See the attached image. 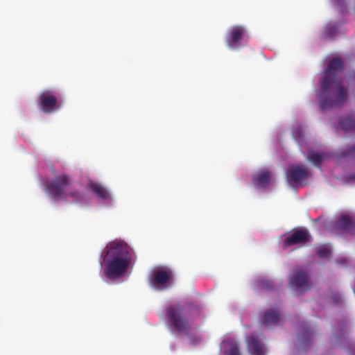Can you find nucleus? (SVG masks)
<instances>
[{
	"label": "nucleus",
	"mask_w": 355,
	"mask_h": 355,
	"mask_svg": "<svg viewBox=\"0 0 355 355\" xmlns=\"http://www.w3.org/2000/svg\"><path fill=\"white\" fill-rule=\"evenodd\" d=\"M343 69L340 58H333L328 64L324 76L320 80V90L318 94L320 107L322 110L340 107L347 101V89L338 79V72Z\"/></svg>",
	"instance_id": "nucleus-1"
},
{
	"label": "nucleus",
	"mask_w": 355,
	"mask_h": 355,
	"mask_svg": "<svg viewBox=\"0 0 355 355\" xmlns=\"http://www.w3.org/2000/svg\"><path fill=\"white\" fill-rule=\"evenodd\" d=\"M104 274L108 278H119L125 275L130 266L135 263L133 250L123 241H112L103 252Z\"/></svg>",
	"instance_id": "nucleus-2"
},
{
	"label": "nucleus",
	"mask_w": 355,
	"mask_h": 355,
	"mask_svg": "<svg viewBox=\"0 0 355 355\" xmlns=\"http://www.w3.org/2000/svg\"><path fill=\"white\" fill-rule=\"evenodd\" d=\"M193 311H197V307L192 303L168 306L166 314L173 331L187 334L191 329L188 318Z\"/></svg>",
	"instance_id": "nucleus-3"
},
{
	"label": "nucleus",
	"mask_w": 355,
	"mask_h": 355,
	"mask_svg": "<svg viewBox=\"0 0 355 355\" xmlns=\"http://www.w3.org/2000/svg\"><path fill=\"white\" fill-rule=\"evenodd\" d=\"M71 182L70 177L67 174L55 175L53 180L47 182L46 191L54 200L66 198V192Z\"/></svg>",
	"instance_id": "nucleus-4"
},
{
	"label": "nucleus",
	"mask_w": 355,
	"mask_h": 355,
	"mask_svg": "<svg viewBox=\"0 0 355 355\" xmlns=\"http://www.w3.org/2000/svg\"><path fill=\"white\" fill-rule=\"evenodd\" d=\"M39 108L46 114H50L58 110L61 106V102L51 90L42 92L37 101Z\"/></svg>",
	"instance_id": "nucleus-5"
},
{
	"label": "nucleus",
	"mask_w": 355,
	"mask_h": 355,
	"mask_svg": "<svg viewBox=\"0 0 355 355\" xmlns=\"http://www.w3.org/2000/svg\"><path fill=\"white\" fill-rule=\"evenodd\" d=\"M246 37H248V34L244 26H234L227 31L225 42L230 49L236 50L241 46V42Z\"/></svg>",
	"instance_id": "nucleus-6"
},
{
	"label": "nucleus",
	"mask_w": 355,
	"mask_h": 355,
	"mask_svg": "<svg viewBox=\"0 0 355 355\" xmlns=\"http://www.w3.org/2000/svg\"><path fill=\"white\" fill-rule=\"evenodd\" d=\"M311 240V235L305 227L293 230L283 241V248H286L293 245H304Z\"/></svg>",
	"instance_id": "nucleus-7"
},
{
	"label": "nucleus",
	"mask_w": 355,
	"mask_h": 355,
	"mask_svg": "<svg viewBox=\"0 0 355 355\" xmlns=\"http://www.w3.org/2000/svg\"><path fill=\"white\" fill-rule=\"evenodd\" d=\"M290 286L300 293H304L311 288L307 272L301 268H296L290 278Z\"/></svg>",
	"instance_id": "nucleus-8"
},
{
	"label": "nucleus",
	"mask_w": 355,
	"mask_h": 355,
	"mask_svg": "<svg viewBox=\"0 0 355 355\" xmlns=\"http://www.w3.org/2000/svg\"><path fill=\"white\" fill-rule=\"evenodd\" d=\"M173 279V272L171 269H158L153 272L150 282L154 288L158 290H163L168 287V283Z\"/></svg>",
	"instance_id": "nucleus-9"
},
{
	"label": "nucleus",
	"mask_w": 355,
	"mask_h": 355,
	"mask_svg": "<svg viewBox=\"0 0 355 355\" xmlns=\"http://www.w3.org/2000/svg\"><path fill=\"white\" fill-rule=\"evenodd\" d=\"M308 176V169L300 166H291L286 171V178L289 183H300Z\"/></svg>",
	"instance_id": "nucleus-10"
},
{
	"label": "nucleus",
	"mask_w": 355,
	"mask_h": 355,
	"mask_svg": "<svg viewBox=\"0 0 355 355\" xmlns=\"http://www.w3.org/2000/svg\"><path fill=\"white\" fill-rule=\"evenodd\" d=\"M248 349L251 355H264L263 346L255 335H250L246 338Z\"/></svg>",
	"instance_id": "nucleus-11"
},
{
	"label": "nucleus",
	"mask_w": 355,
	"mask_h": 355,
	"mask_svg": "<svg viewBox=\"0 0 355 355\" xmlns=\"http://www.w3.org/2000/svg\"><path fill=\"white\" fill-rule=\"evenodd\" d=\"M337 226L347 232H355V222L354 218L348 215L340 216L337 220Z\"/></svg>",
	"instance_id": "nucleus-12"
},
{
	"label": "nucleus",
	"mask_w": 355,
	"mask_h": 355,
	"mask_svg": "<svg viewBox=\"0 0 355 355\" xmlns=\"http://www.w3.org/2000/svg\"><path fill=\"white\" fill-rule=\"evenodd\" d=\"M280 316L279 311L275 309L268 310L264 313L261 323L264 325H275L279 322Z\"/></svg>",
	"instance_id": "nucleus-13"
},
{
	"label": "nucleus",
	"mask_w": 355,
	"mask_h": 355,
	"mask_svg": "<svg viewBox=\"0 0 355 355\" xmlns=\"http://www.w3.org/2000/svg\"><path fill=\"white\" fill-rule=\"evenodd\" d=\"M252 181L257 187L263 188L270 181V173L267 171H261L253 176Z\"/></svg>",
	"instance_id": "nucleus-14"
},
{
	"label": "nucleus",
	"mask_w": 355,
	"mask_h": 355,
	"mask_svg": "<svg viewBox=\"0 0 355 355\" xmlns=\"http://www.w3.org/2000/svg\"><path fill=\"white\" fill-rule=\"evenodd\" d=\"M221 348L227 355H241L239 345L234 340L228 339L223 341Z\"/></svg>",
	"instance_id": "nucleus-15"
},
{
	"label": "nucleus",
	"mask_w": 355,
	"mask_h": 355,
	"mask_svg": "<svg viewBox=\"0 0 355 355\" xmlns=\"http://www.w3.org/2000/svg\"><path fill=\"white\" fill-rule=\"evenodd\" d=\"M89 189L98 198L105 200L110 198V193L107 189L101 184L90 181L88 184Z\"/></svg>",
	"instance_id": "nucleus-16"
},
{
	"label": "nucleus",
	"mask_w": 355,
	"mask_h": 355,
	"mask_svg": "<svg viewBox=\"0 0 355 355\" xmlns=\"http://www.w3.org/2000/svg\"><path fill=\"white\" fill-rule=\"evenodd\" d=\"M339 128L345 132L355 130V116H347L340 121Z\"/></svg>",
	"instance_id": "nucleus-17"
},
{
	"label": "nucleus",
	"mask_w": 355,
	"mask_h": 355,
	"mask_svg": "<svg viewBox=\"0 0 355 355\" xmlns=\"http://www.w3.org/2000/svg\"><path fill=\"white\" fill-rule=\"evenodd\" d=\"M313 337V333L307 328L302 327L298 333V338L302 345H309Z\"/></svg>",
	"instance_id": "nucleus-18"
},
{
	"label": "nucleus",
	"mask_w": 355,
	"mask_h": 355,
	"mask_svg": "<svg viewBox=\"0 0 355 355\" xmlns=\"http://www.w3.org/2000/svg\"><path fill=\"white\" fill-rule=\"evenodd\" d=\"M327 155L325 153H318L315 151L309 152L307 159L315 166L320 167L321 163L325 159Z\"/></svg>",
	"instance_id": "nucleus-19"
},
{
	"label": "nucleus",
	"mask_w": 355,
	"mask_h": 355,
	"mask_svg": "<svg viewBox=\"0 0 355 355\" xmlns=\"http://www.w3.org/2000/svg\"><path fill=\"white\" fill-rule=\"evenodd\" d=\"M66 196L67 198H62V200L67 201L69 200V198H72L73 202H78L80 201L83 198L81 193L76 189H71L68 191H67Z\"/></svg>",
	"instance_id": "nucleus-20"
},
{
	"label": "nucleus",
	"mask_w": 355,
	"mask_h": 355,
	"mask_svg": "<svg viewBox=\"0 0 355 355\" xmlns=\"http://www.w3.org/2000/svg\"><path fill=\"white\" fill-rule=\"evenodd\" d=\"M331 248L327 245H321L318 248L317 254L320 258H328L331 254Z\"/></svg>",
	"instance_id": "nucleus-21"
},
{
	"label": "nucleus",
	"mask_w": 355,
	"mask_h": 355,
	"mask_svg": "<svg viewBox=\"0 0 355 355\" xmlns=\"http://www.w3.org/2000/svg\"><path fill=\"white\" fill-rule=\"evenodd\" d=\"M293 136L294 139L298 142H301L304 139V135L300 129H296L293 131Z\"/></svg>",
	"instance_id": "nucleus-22"
},
{
	"label": "nucleus",
	"mask_w": 355,
	"mask_h": 355,
	"mask_svg": "<svg viewBox=\"0 0 355 355\" xmlns=\"http://www.w3.org/2000/svg\"><path fill=\"white\" fill-rule=\"evenodd\" d=\"M337 33V28L336 26L328 27L326 29V34L329 37H333Z\"/></svg>",
	"instance_id": "nucleus-23"
},
{
	"label": "nucleus",
	"mask_w": 355,
	"mask_h": 355,
	"mask_svg": "<svg viewBox=\"0 0 355 355\" xmlns=\"http://www.w3.org/2000/svg\"><path fill=\"white\" fill-rule=\"evenodd\" d=\"M343 156L355 155V145L343 153Z\"/></svg>",
	"instance_id": "nucleus-24"
},
{
	"label": "nucleus",
	"mask_w": 355,
	"mask_h": 355,
	"mask_svg": "<svg viewBox=\"0 0 355 355\" xmlns=\"http://www.w3.org/2000/svg\"><path fill=\"white\" fill-rule=\"evenodd\" d=\"M261 286L266 289H270L272 288V282L268 280H262L261 282Z\"/></svg>",
	"instance_id": "nucleus-25"
},
{
	"label": "nucleus",
	"mask_w": 355,
	"mask_h": 355,
	"mask_svg": "<svg viewBox=\"0 0 355 355\" xmlns=\"http://www.w3.org/2000/svg\"><path fill=\"white\" fill-rule=\"evenodd\" d=\"M336 261L338 264L345 265L347 263V259L345 257H338L336 259Z\"/></svg>",
	"instance_id": "nucleus-26"
},
{
	"label": "nucleus",
	"mask_w": 355,
	"mask_h": 355,
	"mask_svg": "<svg viewBox=\"0 0 355 355\" xmlns=\"http://www.w3.org/2000/svg\"><path fill=\"white\" fill-rule=\"evenodd\" d=\"M333 301L338 304L341 302V296L339 294H335L332 296Z\"/></svg>",
	"instance_id": "nucleus-27"
},
{
	"label": "nucleus",
	"mask_w": 355,
	"mask_h": 355,
	"mask_svg": "<svg viewBox=\"0 0 355 355\" xmlns=\"http://www.w3.org/2000/svg\"><path fill=\"white\" fill-rule=\"evenodd\" d=\"M351 353H352V355H355V347L352 348Z\"/></svg>",
	"instance_id": "nucleus-28"
},
{
	"label": "nucleus",
	"mask_w": 355,
	"mask_h": 355,
	"mask_svg": "<svg viewBox=\"0 0 355 355\" xmlns=\"http://www.w3.org/2000/svg\"><path fill=\"white\" fill-rule=\"evenodd\" d=\"M337 3L341 5V2H340V0H337Z\"/></svg>",
	"instance_id": "nucleus-29"
},
{
	"label": "nucleus",
	"mask_w": 355,
	"mask_h": 355,
	"mask_svg": "<svg viewBox=\"0 0 355 355\" xmlns=\"http://www.w3.org/2000/svg\"><path fill=\"white\" fill-rule=\"evenodd\" d=\"M343 331H344V333H343V336H344V335H345V333H346V331H345V330H343Z\"/></svg>",
	"instance_id": "nucleus-30"
},
{
	"label": "nucleus",
	"mask_w": 355,
	"mask_h": 355,
	"mask_svg": "<svg viewBox=\"0 0 355 355\" xmlns=\"http://www.w3.org/2000/svg\"><path fill=\"white\" fill-rule=\"evenodd\" d=\"M343 331H344V333H343V336H344V335H345V333H346V331H345V330H343Z\"/></svg>",
	"instance_id": "nucleus-31"
}]
</instances>
